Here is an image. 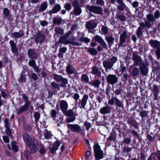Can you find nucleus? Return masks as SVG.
Returning <instances> with one entry per match:
<instances>
[{
  "instance_id": "nucleus-26",
  "label": "nucleus",
  "mask_w": 160,
  "mask_h": 160,
  "mask_svg": "<svg viewBox=\"0 0 160 160\" xmlns=\"http://www.w3.org/2000/svg\"><path fill=\"white\" fill-rule=\"evenodd\" d=\"M152 90L154 96V99L155 100H156L158 98L159 93V88L155 84H154Z\"/></svg>"
},
{
  "instance_id": "nucleus-40",
  "label": "nucleus",
  "mask_w": 160,
  "mask_h": 160,
  "mask_svg": "<svg viewBox=\"0 0 160 160\" xmlns=\"http://www.w3.org/2000/svg\"><path fill=\"white\" fill-rule=\"evenodd\" d=\"M123 152L127 156L128 155L129 153L132 151V148L126 146L125 145L124 147H123Z\"/></svg>"
},
{
  "instance_id": "nucleus-28",
  "label": "nucleus",
  "mask_w": 160,
  "mask_h": 160,
  "mask_svg": "<svg viewBox=\"0 0 160 160\" xmlns=\"http://www.w3.org/2000/svg\"><path fill=\"white\" fill-rule=\"evenodd\" d=\"M60 107L61 110H67L68 108V103L66 101L62 100L60 102Z\"/></svg>"
},
{
  "instance_id": "nucleus-24",
  "label": "nucleus",
  "mask_w": 160,
  "mask_h": 160,
  "mask_svg": "<svg viewBox=\"0 0 160 160\" xmlns=\"http://www.w3.org/2000/svg\"><path fill=\"white\" fill-rule=\"evenodd\" d=\"M117 3L120 5L117 6V10L119 12L123 11L127 7L125 4L123 0H116Z\"/></svg>"
},
{
  "instance_id": "nucleus-50",
  "label": "nucleus",
  "mask_w": 160,
  "mask_h": 160,
  "mask_svg": "<svg viewBox=\"0 0 160 160\" xmlns=\"http://www.w3.org/2000/svg\"><path fill=\"white\" fill-rule=\"evenodd\" d=\"M56 33L60 35H62L64 33V29L60 27H57L55 29Z\"/></svg>"
},
{
  "instance_id": "nucleus-63",
  "label": "nucleus",
  "mask_w": 160,
  "mask_h": 160,
  "mask_svg": "<svg viewBox=\"0 0 160 160\" xmlns=\"http://www.w3.org/2000/svg\"><path fill=\"white\" fill-rule=\"evenodd\" d=\"M24 154L25 158H27V160H30V152L28 151H25L24 152Z\"/></svg>"
},
{
  "instance_id": "nucleus-64",
  "label": "nucleus",
  "mask_w": 160,
  "mask_h": 160,
  "mask_svg": "<svg viewBox=\"0 0 160 160\" xmlns=\"http://www.w3.org/2000/svg\"><path fill=\"white\" fill-rule=\"evenodd\" d=\"M155 54L158 59H160V48H158L155 52Z\"/></svg>"
},
{
  "instance_id": "nucleus-36",
  "label": "nucleus",
  "mask_w": 160,
  "mask_h": 160,
  "mask_svg": "<svg viewBox=\"0 0 160 160\" xmlns=\"http://www.w3.org/2000/svg\"><path fill=\"white\" fill-rule=\"evenodd\" d=\"M130 77L129 74L127 73H124L121 77V80L123 82L126 83L128 81H129Z\"/></svg>"
},
{
  "instance_id": "nucleus-35",
  "label": "nucleus",
  "mask_w": 160,
  "mask_h": 160,
  "mask_svg": "<svg viewBox=\"0 0 160 160\" xmlns=\"http://www.w3.org/2000/svg\"><path fill=\"white\" fill-rule=\"evenodd\" d=\"M24 33L23 32L20 33L19 32H14L12 33V37L15 38H19L24 36Z\"/></svg>"
},
{
  "instance_id": "nucleus-52",
  "label": "nucleus",
  "mask_w": 160,
  "mask_h": 160,
  "mask_svg": "<svg viewBox=\"0 0 160 160\" xmlns=\"http://www.w3.org/2000/svg\"><path fill=\"white\" fill-rule=\"evenodd\" d=\"M62 77V76L61 75H59L56 74H55L54 75V79L58 82H61Z\"/></svg>"
},
{
  "instance_id": "nucleus-12",
  "label": "nucleus",
  "mask_w": 160,
  "mask_h": 160,
  "mask_svg": "<svg viewBox=\"0 0 160 160\" xmlns=\"http://www.w3.org/2000/svg\"><path fill=\"white\" fill-rule=\"evenodd\" d=\"M107 82L109 84L113 85L118 82V77L114 74H109L106 78Z\"/></svg>"
},
{
  "instance_id": "nucleus-15",
  "label": "nucleus",
  "mask_w": 160,
  "mask_h": 160,
  "mask_svg": "<svg viewBox=\"0 0 160 160\" xmlns=\"http://www.w3.org/2000/svg\"><path fill=\"white\" fill-rule=\"evenodd\" d=\"M9 44L11 47L12 53L14 56L18 57L19 55V52L16 43L13 40H10L9 41Z\"/></svg>"
},
{
  "instance_id": "nucleus-34",
  "label": "nucleus",
  "mask_w": 160,
  "mask_h": 160,
  "mask_svg": "<svg viewBox=\"0 0 160 160\" xmlns=\"http://www.w3.org/2000/svg\"><path fill=\"white\" fill-rule=\"evenodd\" d=\"M114 93L115 94V97L118 96L119 95L122 96V92H123L122 89V87L120 86L118 88H115V90H114Z\"/></svg>"
},
{
  "instance_id": "nucleus-43",
  "label": "nucleus",
  "mask_w": 160,
  "mask_h": 160,
  "mask_svg": "<svg viewBox=\"0 0 160 160\" xmlns=\"http://www.w3.org/2000/svg\"><path fill=\"white\" fill-rule=\"evenodd\" d=\"M62 21V19L61 17L59 18L54 17L53 20V23L54 24H61Z\"/></svg>"
},
{
  "instance_id": "nucleus-25",
  "label": "nucleus",
  "mask_w": 160,
  "mask_h": 160,
  "mask_svg": "<svg viewBox=\"0 0 160 160\" xmlns=\"http://www.w3.org/2000/svg\"><path fill=\"white\" fill-rule=\"evenodd\" d=\"M97 24L96 22L88 21L86 22V27L89 30H92L97 27Z\"/></svg>"
},
{
  "instance_id": "nucleus-2",
  "label": "nucleus",
  "mask_w": 160,
  "mask_h": 160,
  "mask_svg": "<svg viewBox=\"0 0 160 160\" xmlns=\"http://www.w3.org/2000/svg\"><path fill=\"white\" fill-rule=\"evenodd\" d=\"M22 137L25 143L29 148L30 152L32 153L35 152L38 148V142L37 140H33L32 144L31 138L28 134L27 133H24L23 134Z\"/></svg>"
},
{
  "instance_id": "nucleus-27",
  "label": "nucleus",
  "mask_w": 160,
  "mask_h": 160,
  "mask_svg": "<svg viewBox=\"0 0 160 160\" xmlns=\"http://www.w3.org/2000/svg\"><path fill=\"white\" fill-rule=\"evenodd\" d=\"M149 43L152 47L156 48H160V42L159 41L157 40H153L152 39L150 40L149 41Z\"/></svg>"
},
{
  "instance_id": "nucleus-33",
  "label": "nucleus",
  "mask_w": 160,
  "mask_h": 160,
  "mask_svg": "<svg viewBox=\"0 0 160 160\" xmlns=\"http://www.w3.org/2000/svg\"><path fill=\"white\" fill-rule=\"evenodd\" d=\"M88 98V94H85L82 98L81 102V107L84 108V107L86 105L87 100Z\"/></svg>"
},
{
  "instance_id": "nucleus-47",
  "label": "nucleus",
  "mask_w": 160,
  "mask_h": 160,
  "mask_svg": "<svg viewBox=\"0 0 160 160\" xmlns=\"http://www.w3.org/2000/svg\"><path fill=\"white\" fill-rule=\"evenodd\" d=\"M96 99L99 103H100L103 100V98L105 97V96L102 93L99 94V95H96Z\"/></svg>"
},
{
  "instance_id": "nucleus-5",
  "label": "nucleus",
  "mask_w": 160,
  "mask_h": 160,
  "mask_svg": "<svg viewBox=\"0 0 160 160\" xmlns=\"http://www.w3.org/2000/svg\"><path fill=\"white\" fill-rule=\"evenodd\" d=\"M95 160H100L103 158V152L100 148V146L97 143H95L93 146Z\"/></svg>"
},
{
  "instance_id": "nucleus-56",
  "label": "nucleus",
  "mask_w": 160,
  "mask_h": 160,
  "mask_svg": "<svg viewBox=\"0 0 160 160\" xmlns=\"http://www.w3.org/2000/svg\"><path fill=\"white\" fill-rule=\"evenodd\" d=\"M51 86L52 88L54 89H58L60 88L59 85L54 82L51 83Z\"/></svg>"
},
{
  "instance_id": "nucleus-30",
  "label": "nucleus",
  "mask_w": 160,
  "mask_h": 160,
  "mask_svg": "<svg viewBox=\"0 0 160 160\" xmlns=\"http://www.w3.org/2000/svg\"><path fill=\"white\" fill-rule=\"evenodd\" d=\"M108 44V47L110 48L114 43V38L112 36H108L105 38Z\"/></svg>"
},
{
  "instance_id": "nucleus-8",
  "label": "nucleus",
  "mask_w": 160,
  "mask_h": 160,
  "mask_svg": "<svg viewBox=\"0 0 160 160\" xmlns=\"http://www.w3.org/2000/svg\"><path fill=\"white\" fill-rule=\"evenodd\" d=\"M72 3L74 8L72 11L73 14L76 16L79 15L82 12V10L79 6L78 1L77 0H75Z\"/></svg>"
},
{
  "instance_id": "nucleus-49",
  "label": "nucleus",
  "mask_w": 160,
  "mask_h": 160,
  "mask_svg": "<svg viewBox=\"0 0 160 160\" xmlns=\"http://www.w3.org/2000/svg\"><path fill=\"white\" fill-rule=\"evenodd\" d=\"M61 82L62 83V84H60L59 85L62 87H64L65 85L67 84L68 82V80L63 77L61 80Z\"/></svg>"
},
{
  "instance_id": "nucleus-57",
  "label": "nucleus",
  "mask_w": 160,
  "mask_h": 160,
  "mask_svg": "<svg viewBox=\"0 0 160 160\" xmlns=\"http://www.w3.org/2000/svg\"><path fill=\"white\" fill-rule=\"evenodd\" d=\"M116 136L114 133H112L110 136L107 138V140L114 141L116 139Z\"/></svg>"
},
{
  "instance_id": "nucleus-4",
  "label": "nucleus",
  "mask_w": 160,
  "mask_h": 160,
  "mask_svg": "<svg viewBox=\"0 0 160 160\" xmlns=\"http://www.w3.org/2000/svg\"><path fill=\"white\" fill-rule=\"evenodd\" d=\"M86 11L87 12H89L97 14H101L102 13L103 9L100 7L88 4L86 6Z\"/></svg>"
},
{
  "instance_id": "nucleus-46",
  "label": "nucleus",
  "mask_w": 160,
  "mask_h": 160,
  "mask_svg": "<svg viewBox=\"0 0 160 160\" xmlns=\"http://www.w3.org/2000/svg\"><path fill=\"white\" fill-rule=\"evenodd\" d=\"M141 100L142 102V103L141 105V110H142V108L144 107L145 109L148 108V105H149V103L147 101H145V102H144V101L143 100V98H141Z\"/></svg>"
},
{
  "instance_id": "nucleus-41",
  "label": "nucleus",
  "mask_w": 160,
  "mask_h": 160,
  "mask_svg": "<svg viewBox=\"0 0 160 160\" xmlns=\"http://www.w3.org/2000/svg\"><path fill=\"white\" fill-rule=\"evenodd\" d=\"M139 69L137 67H135L133 68L131 74L134 77H136L139 75Z\"/></svg>"
},
{
  "instance_id": "nucleus-61",
  "label": "nucleus",
  "mask_w": 160,
  "mask_h": 160,
  "mask_svg": "<svg viewBox=\"0 0 160 160\" xmlns=\"http://www.w3.org/2000/svg\"><path fill=\"white\" fill-rule=\"evenodd\" d=\"M40 114L38 112H35L34 114V117L35 118V121L37 122L39 120L40 117Z\"/></svg>"
},
{
  "instance_id": "nucleus-9",
  "label": "nucleus",
  "mask_w": 160,
  "mask_h": 160,
  "mask_svg": "<svg viewBox=\"0 0 160 160\" xmlns=\"http://www.w3.org/2000/svg\"><path fill=\"white\" fill-rule=\"evenodd\" d=\"M36 34L34 36L35 42L37 44L39 43H43L45 40L46 37L44 34L41 31L38 30Z\"/></svg>"
},
{
  "instance_id": "nucleus-60",
  "label": "nucleus",
  "mask_w": 160,
  "mask_h": 160,
  "mask_svg": "<svg viewBox=\"0 0 160 160\" xmlns=\"http://www.w3.org/2000/svg\"><path fill=\"white\" fill-rule=\"evenodd\" d=\"M44 137L46 139H48L52 137L51 133L50 131H46L44 134Z\"/></svg>"
},
{
  "instance_id": "nucleus-42",
  "label": "nucleus",
  "mask_w": 160,
  "mask_h": 160,
  "mask_svg": "<svg viewBox=\"0 0 160 160\" xmlns=\"http://www.w3.org/2000/svg\"><path fill=\"white\" fill-rule=\"evenodd\" d=\"M81 81L84 82L85 83H88L89 81V78L86 74H83L81 78Z\"/></svg>"
},
{
  "instance_id": "nucleus-31",
  "label": "nucleus",
  "mask_w": 160,
  "mask_h": 160,
  "mask_svg": "<svg viewBox=\"0 0 160 160\" xmlns=\"http://www.w3.org/2000/svg\"><path fill=\"white\" fill-rule=\"evenodd\" d=\"M103 65L106 69H110L113 66L112 64L109 61H104L103 62Z\"/></svg>"
},
{
  "instance_id": "nucleus-51",
  "label": "nucleus",
  "mask_w": 160,
  "mask_h": 160,
  "mask_svg": "<svg viewBox=\"0 0 160 160\" xmlns=\"http://www.w3.org/2000/svg\"><path fill=\"white\" fill-rule=\"evenodd\" d=\"M106 94L107 97L108 99H109L110 98V95L111 91V87H108L106 89Z\"/></svg>"
},
{
  "instance_id": "nucleus-10",
  "label": "nucleus",
  "mask_w": 160,
  "mask_h": 160,
  "mask_svg": "<svg viewBox=\"0 0 160 160\" xmlns=\"http://www.w3.org/2000/svg\"><path fill=\"white\" fill-rule=\"evenodd\" d=\"M59 41L60 43L64 44L65 45L70 44L72 45H76L77 46H80L82 45V43H79L73 41L68 40L63 36L60 38Z\"/></svg>"
},
{
  "instance_id": "nucleus-39",
  "label": "nucleus",
  "mask_w": 160,
  "mask_h": 160,
  "mask_svg": "<svg viewBox=\"0 0 160 160\" xmlns=\"http://www.w3.org/2000/svg\"><path fill=\"white\" fill-rule=\"evenodd\" d=\"M101 81L98 79H94L92 82L89 83V84L95 88H98L101 84Z\"/></svg>"
},
{
  "instance_id": "nucleus-22",
  "label": "nucleus",
  "mask_w": 160,
  "mask_h": 160,
  "mask_svg": "<svg viewBox=\"0 0 160 160\" xmlns=\"http://www.w3.org/2000/svg\"><path fill=\"white\" fill-rule=\"evenodd\" d=\"M61 9V6L59 4H56L54 5L51 10H50L48 14L52 16L53 14H56L59 12Z\"/></svg>"
},
{
  "instance_id": "nucleus-6",
  "label": "nucleus",
  "mask_w": 160,
  "mask_h": 160,
  "mask_svg": "<svg viewBox=\"0 0 160 160\" xmlns=\"http://www.w3.org/2000/svg\"><path fill=\"white\" fill-rule=\"evenodd\" d=\"M51 114L52 117L54 120L56 121L58 123V122H60L58 123L57 125L58 126H60L61 123H63L62 122L63 120L62 116L59 112L58 111H51Z\"/></svg>"
},
{
  "instance_id": "nucleus-38",
  "label": "nucleus",
  "mask_w": 160,
  "mask_h": 160,
  "mask_svg": "<svg viewBox=\"0 0 160 160\" xmlns=\"http://www.w3.org/2000/svg\"><path fill=\"white\" fill-rule=\"evenodd\" d=\"M66 71L68 74H72L74 73L72 66L70 64H68V65L66 67Z\"/></svg>"
},
{
  "instance_id": "nucleus-19",
  "label": "nucleus",
  "mask_w": 160,
  "mask_h": 160,
  "mask_svg": "<svg viewBox=\"0 0 160 160\" xmlns=\"http://www.w3.org/2000/svg\"><path fill=\"white\" fill-rule=\"evenodd\" d=\"M127 37V32L126 31H124L120 36L119 42L118 44L119 48L123 46V44L126 42Z\"/></svg>"
},
{
  "instance_id": "nucleus-45",
  "label": "nucleus",
  "mask_w": 160,
  "mask_h": 160,
  "mask_svg": "<svg viewBox=\"0 0 160 160\" xmlns=\"http://www.w3.org/2000/svg\"><path fill=\"white\" fill-rule=\"evenodd\" d=\"M88 52L92 55H96L98 53L97 50L93 48H88Z\"/></svg>"
},
{
  "instance_id": "nucleus-55",
  "label": "nucleus",
  "mask_w": 160,
  "mask_h": 160,
  "mask_svg": "<svg viewBox=\"0 0 160 160\" xmlns=\"http://www.w3.org/2000/svg\"><path fill=\"white\" fill-rule=\"evenodd\" d=\"M101 30L105 35L107 34L108 32V29L107 26H102L101 28Z\"/></svg>"
},
{
  "instance_id": "nucleus-13",
  "label": "nucleus",
  "mask_w": 160,
  "mask_h": 160,
  "mask_svg": "<svg viewBox=\"0 0 160 160\" xmlns=\"http://www.w3.org/2000/svg\"><path fill=\"white\" fill-rule=\"evenodd\" d=\"M63 113L67 116L69 117L67 118V122H72L75 120V116L72 111H62Z\"/></svg>"
},
{
  "instance_id": "nucleus-48",
  "label": "nucleus",
  "mask_w": 160,
  "mask_h": 160,
  "mask_svg": "<svg viewBox=\"0 0 160 160\" xmlns=\"http://www.w3.org/2000/svg\"><path fill=\"white\" fill-rule=\"evenodd\" d=\"M10 11L8 8H4L3 10V13L5 16V18H7L10 14Z\"/></svg>"
},
{
  "instance_id": "nucleus-62",
  "label": "nucleus",
  "mask_w": 160,
  "mask_h": 160,
  "mask_svg": "<svg viewBox=\"0 0 160 160\" xmlns=\"http://www.w3.org/2000/svg\"><path fill=\"white\" fill-rule=\"evenodd\" d=\"M30 77L34 81H37L38 79V77L37 75L34 72H33L31 74Z\"/></svg>"
},
{
  "instance_id": "nucleus-59",
  "label": "nucleus",
  "mask_w": 160,
  "mask_h": 160,
  "mask_svg": "<svg viewBox=\"0 0 160 160\" xmlns=\"http://www.w3.org/2000/svg\"><path fill=\"white\" fill-rule=\"evenodd\" d=\"M39 152L42 154H43L46 152V150L45 149V146L44 145H41L39 150Z\"/></svg>"
},
{
  "instance_id": "nucleus-1",
  "label": "nucleus",
  "mask_w": 160,
  "mask_h": 160,
  "mask_svg": "<svg viewBox=\"0 0 160 160\" xmlns=\"http://www.w3.org/2000/svg\"><path fill=\"white\" fill-rule=\"evenodd\" d=\"M27 55L30 59L28 62V65L32 67L36 72L38 73L41 71V69H40L36 64L35 60L38 57V54L34 48H29L27 51Z\"/></svg>"
},
{
  "instance_id": "nucleus-17",
  "label": "nucleus",
  "mask_w": 160,
  "mask_h": 160,
  "mask_svg": "<svg viewBox=\"0 0 160 160\" xmlns=\"http://www.w3.org/2000/svg\"><path fill=\"white\" fill-rule=\"evenodd\" d=\"M132 60L134 61V65L136 66H138L140 63L142 62L141 58L135 52L132 53Z\"/></svg>"
},
{
  "instance_id": "nucleus-23",
  "label": "nucleus",
  "mask_w": 160,
  "mask_h": 160,
  "mask_svg": "<svg viewBox=\"0 0 160 160\" xmlns=\"http://www.w3.org/2000/svg\"><path fill=\"white\" fill-rule=\"evenodd\" d=\"M60 145L61 142L58 141H57L53 144L52 147L49 148L50 152L52 154H54Z\"/></svg>"
},
{
  "instance_id": "nucleus-14",
  "label": "nucleus",
  "mask_w": 160,
  "mask_h": 160,
  "mask_svg": "<svg viewBox=\"0 0 160 160\" xmlns=\"http://www.w3.org/2000/svg\"><path fill=\"white\" fill-rule=\"evenodd\" d=\"M140 26L136 30V34L137 37L139 38L142 36L143 35L142 30L145 29L146 27H147L146 25L148 24H144V22H142L139 23Z\"/></svg>"
},
{
  "instance_id": "nucleus-37",
  "label": "nucleus",
  "mask_w": 160,
  "mask_h": 160,
  "mask_svg": "<svg viewBox=\"0 0 160 160\" xmlns=\"http://www.w3.org/2000/svg\"><path fill=\"white\" fill-rule=\"evenodd\" d=\"M48 6L46 1L44 2H43L42 3L39 7V12H43L45 11L47 8Z\"/></svg>"
},
{
  "instance_id": "nucleus-44",
  "label": "nucleus",
  "mask_w": 160,
  "mask_h": 160,
  "mask_svg": "<svg viewBox=\"0 0 160 160\" xmlns=\"http://www.w3.org/2000/svg\"><path fill=\"white\" fill-rule=\"evenodd\" d=\"M78 41V42H84L88 43L90 42V39L87 37L81 36Z\"/></svg>"
},
{
  "instance_id": "nucleus-53",
  "label": "nucleus",
  "mask_w": 160,
  "mask_h": 160,
  "mask_svg": "<svg viewBox=\"0 0 160 160\" xmlns=\"http://www.w3.org/2000/svg\"><path fill=\"white\" fill-rule=\"evenodd\" d=\"M11 144L12 150L15 152H17L18 150L17 147L16 145V142L14 141H12L11 142Z\"/></svg>"
},
{
  "instance_id": "nucleus-7",
  "label": "nucleus",
  "mask_w": 160,
  "mask_h": 160,
  "mask_svg": "<svg viewBox=\"0 0 160 160\" xmlns=\"http://www.w3.org/2000/svg\"><path fill=\"white\" fill-rule=\"evenodd\" d=\"M108 103L109 105L114 104L117 108H120L123 109L124 108V105L122 101L119 100L117 97L112 96L111 99L108 100Z\"/></svg>"
},
{
  "instance_id": "nucleus-18",
  "label": "nucleus",
  "mask_w": 160,
  "mask_h": 160,
  "mask_svg": "<svg viewBox=\"0 0 160 160\" xmlns=\"http://www.w3.org/2000/svg\"><path fill=\"white\" fill-rule=\"evenodd\" d=\"M147 19L148 21H146L144 22V24L147 23L148 25H146L148 28H150L151 27V22H153L155 20L152 14L149 13L146 16Z\"/></svg>"
},
{
  "instance_id": "nucleus-20",
  "label": "nucleus",
  "mask_w": 160,
  "mask_h": 160,
  "mask_svg": "<svg viewBox=\"0 0 160 160\" xmlns=\"http://www.w3.org/2000/svg\"><path fill=\"white\" fill-rule=\"evenodd\" d=\"M67 126L73 132L80 133L82 130L81 127L77 124H68Z\"/></svg>"
},
{
  "instance_id": "nucleus-21",
  "label": "nucleus",
  "mask_w": 160,
  "mask_h": 160,
  "mask_svg": "<svg viewBox=\"0 0 160 160\" xmlns=\"http://www.w3.org/2000/svg\"><path fill=\"white\" fill-rule=\"evenodd\" d=\"M101 68L98 66L95 65L92 67V71L90 72L92 75L97 76L98 78L101 77V72L100 71Z\"/></svg>"
},
{
  "instance_id": "nucleus-29",
  "label": "nucleus",
  "mask_w": 160,
  "mask_h": 160,
  "mask_svg": "<svg viewBox=\"0 0 160 160\" xmlns=\"http://www.w3.org/2000/svg\"><path fill=\"white\" fill-rule=\"evenodd\" d=\"M153 72H156V73L157 75V72L160 70V64L159 62L156 61L153 62Z\"/></svg>"
},
{
  "instance_id": "nucleus-32",
  "label": "nucleus",
  "mask_w": 160,
  "mask_h": 160,
  "mask_svg": "<svg viewBox=\"0 0 160 160\" xmlns=\"http://www.w3.org/2000/svg\"><path fill=\"white\" fill-rule=\"evenodd\" d=\"M26 77L25 73V72L22 70L20 74V76L18 81L22 83L25 82L26 81Z\"/></svg>"
},
{
  "instance_id": "nucleus-16",
  "label": "nucleus",
  "mask_w": 160,
  "mask_h": 160,
  "mask_svg": "<svg viewBox=\"0 0 160 160\" xmlns=\"http://www.w3.org/2000/svg\"><path fill=\"white\" fill-rule=\"evenodd\" d=\"M22 98L25 100V103L24 105L22 106L20 108L17 109V110H27L29 108V106L30 105V102L28 100V97L25 94H22Z\"/></svg>"
},
{
  "instance_id": "nucleus-11",
  "label": "nucleus",
  "mask_w": 160,
  "mask_h": 160,
  "mask_svg": "<svg viewBox=\"0 0 160 160\" xmlns=\"http://www.w3.org/2000/svg\"><path fill=\"white\" fill-rule=\"evenodd\" d=\"M139 66V70L141 74L145 76L148 73V64L147 62H144L140 63Z\"/></svg>"
},
{
  "instance_id": "nucleus-58",
  "label": "nucleus",
  "mask_w": 160,
  "mask_h": 160,
  "mask_svg": "<svg viewBox=\"0 0 160 160\" xmlns=\"http://www.w3.org/2000/svg\"><path fill=\"white\" fill-rule=\"evenodd\" d=\"M126 100L127 101V103L128 101H130L132 99V94L130 92H128L127 93V95H126Z\"/></svg>"
},
{
  "instance_id": "nucleus-3",
  "label": "nucleus",
  "mask_w": 160,
  "mask_h": 160,
  "mask_svg": "<svg viewBox=\"0 0 160 160\" xmlns=\"http://www.w3.org/2000/svg\"><path fill=\"white\" fill-rule=\"evenodd\" d=\"M92 40L100 43L102 46V48L100 45L97 47V50L98 51H102L103 49L105 50L108 49L107 44L101 36L96 35L94 37L92 38Z\"/></svg>"
},
{
  "instance_id": "nucleus-54",
  "label": "nucleus",
  "mask_w": 160,
  "mask_h": 160,
  "mask_svg": "<svg viewBox=\"0 0 160 160\" xmlns=\"http://www.w3.org/2000/svg\"><path fill=\"white\" fill-rule=\"evenodd\" d=\"M116 18H118L122 21H125L126 19V18L124 15H119L118 14H117L116 15Z\"/></svg>"
}]
</instances>
